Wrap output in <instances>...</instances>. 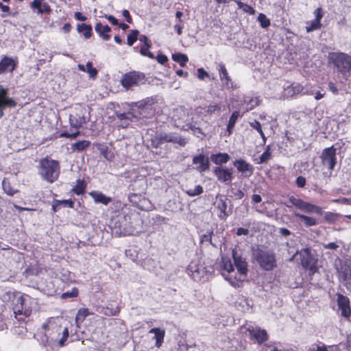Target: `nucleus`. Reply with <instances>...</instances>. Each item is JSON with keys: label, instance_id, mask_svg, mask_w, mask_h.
<instances>
[{"label": "nucleus", "instance_id": "19", "mask_svg": "<svg viewBox=\"0 0 351 351\" xmlns=\"http://www.w3.org/2000/svg\"><path fill=\"white\" fill-rule=\"evenodd\" d=\"M117 117L121 121L120 126L126 128L129 125L130 121H138L140 116L128 111V112L119 113L116 112Z\"/></svg>", "mask_w": 351, "mask_h": 351}, {"label": "nucleus", "instance_id": "18", "mask_svg": "<svg viewBox=\"0 0 351 351\" xmlns=\"http://www.w3.org/2000/svg\"><path fill=\"white\" fill-rule=\"evenodd\" d=\"M234 165L238 171L242 173L245 178L250 177L254 171L253 167L243 160H237L234 162Z\"/></svg>", "mask_w": 351, "mask_h": 351}, {"label": "nucleus", "instance_id": "6", "mask_svg": "<svg viewBox=\"0 0 351 351\" xmlns=\"http://www.w3.org/2000/svg\"><path fill=\"white\" fill-rule=\"evenodd\" d=\"M289 202L301 211L307 213H315L317 215H322V208L315 204L304 201L300 198H296L293 196L289 198Z\"/></svg>", "mask_w": 351, "mask_h": 351}, {"label": "nucleus", "instance_id": "45", "mask_svg": "<svg viewBox=\"0 0 351 351\" xmlns=\"http://www.w3.org/2000/svg\"><path fill=\"white\" fill-rule=\"evenodd\" d=\"M321 22L316 21L314 20L313 21H311L310 23H307L306 29L307 32H311L315 29H319V28H321Z\"/></svg>", "mask_w": 351, "mask_h": 351}, {"label": "nucleus", "instance_id": "12", "mask_svg": "<svg viewBox=\"0 0 351 351\" xmlns=\"http://www.w3.org/2000/svg\"><path fill=\"white\" fill-rule=\"evenodd\" d=\"M350 299L342 294H337V305L341 311V316L349 318L351 315Z\"/></svg>", "mask_w": 351, "mask_h": 351}, {"label": "nucleus", "instance_id": "59", "mask_svg": "<svg viewBox=\"0 0 351 351\" xmlns=\"http://www.w3.org/2000/svg\"><path fill=\"white\" fill-rule=\"evenodd\" d=\"M250 125L252 128H254L256 130H257L258 132H261V130H262L261 123L258 121H256V120H254V121L250 122Z\"/></svg>", "mask_w": 351, "mask_h": 351}, {"label": "nucleus", "instance_id": "7", "mask_svg": "<svg viewBox=\"0 0 351 351\" xmlns=\"http://www.w3.org/2000/svg\"><path fill=\"white\" fill-rule=\"evenodd\" d=\"M69 123L71 128L75 129V131L71 132H62L61 133L60 136L75 138L77 136V135L80 133L78 129L85 123V118L84 116L82 115L70 114Z\"/></svg>", "mask_w": 351, "mask_h": 351}, {"label": "nucleus", "instance_id": "38", "mask_svg": "<svg viewBox=\"0 0 351 351\" xmlns=\"http://www.w3.org/2000/svg\"><path fill=\"white\" fill-rule=\"evenodd\" d=\"M230 159L229 155H211L210 160L216 165L226 163Z\"/></svg>", "mask_w": 351, "mask_h": 351}, {"label": "nucleus", "instance_id": "4", "mask_svg": "<svg viewBox=\"0 0 351 351\" xmlns=\"http://www.w3.org/2000/svg\"><path fill=\"white\" fill-rule=\"evenodd\" d=\"M328 60L333 64L337 71L343 74L351 71V56L343 52H331Z\"/></svg>", "mask_w": 351, "mask_h": 351}, {"label": "nucleus", "instance_id": "37", "mask_svg": "<svg viewBox=\"0 0 351 351\" xmlns=\"http://www.w3.org/2000/svg\"><path fill=\"white\" fill-rule=\"evenodd\" d=\"M172 59L173 61L179 63V64L182 67L185 66L186 62L189 60V58L186 55L180 53L173 54Z\"/></svg>", "mask_w": 351, "mask_h": 351}, {"label": "nucleus", "instance_id": "39", "mask_svg": "<svg viewBox=\"0 0 351 351\" xmlns=\"http://www.w3.org/2000/svg\"><path fill=\"white\" fill-rule=\"evenodd\" d=\"M234 2L237 4L239 8L241 9L244 12L250 14H254L255 13V10L251 5L238 0H234Z\"/></svg>", "mask_w": 351, "mask_h": 351}, {"label": "nucleus", "instance_id": "20", "mask_svg": "<svg viewBox=\"0 0 351 351\" xmlns=\"http://www.w3.org/2000/svg\"><path fill=\"white\" fill-rule=\"evenodd\" d=\"M159 144H162L163 143L169 142L175 144H178L180 146H184L186 143V141L185 138H182L181 136L176 134H164L160 135L159 137Z\"/></svg>", "mask_w": 351, "mask_h": 351}, {"label": "nucleus", "instance_id": "14", "mask_svg": "<svg viewBox=\"0 0 351 351\" xmlns=\"http://www.w3.org/2000/svg\"><path fill=\"white\" fill-rule=\"evenodd\" d=\"M250 339L254 340L257 343L261 344L268 340L269 336L265 329L260 328H247Z\"/></svg>", "mask_w": 351, "mask_h": 351}, {"label": "nucleus", "instance_id": "36", "mask_svg": "<svg viewBox=\"0 0 351 351\" xmlns=\"http://www.w3.org/2000/svg\"><path fill=\"white\" fill-rule=\"evenodd\" d=\"M77 30L80 33H83L86 38H89L92 35V27L90 25L84 23L78 25Z\"/></svg>", "mask_w": 351, "mask_h": 351}, {"label": "nucleus", "instance_id": "64", "mask_svg": "<svg viewBox=\"0 0 351 351\" xmlns=\"http://www.w3.org/2000/svg\"><path fill=\"white\" fill-rule=\"evenodd\" d=\"M313 351H329L327 347L323 344L322 346L316 345L315 348H313Z\"/></svg>", "mask_w": 351, "mask_h": 351}, {"label": "nucleus", "instance_id": "35", "mask_svg": "<svg viewBox=\"0 0 351 351\" xmlns=\"http://www.w3.org/2000/svg\"><path fill=\"white\" fill-rule=\"evenodd\" d=\"M341 279L346 289L351 291V269H346L341 274Z\"/></svg>", "mask_w": 351, "mask_h": 351}, {"label": "nucleus", "instance_id": "62", "mask_svg": "<svg viewBox=\"0 0 351 351\" xmlns=\"http://www.w3.org/2000/svg\"><path fill=\"white\" fill-rule=\"evenodd\" d=\"M122 14L123 16L125 17L126 21L128 23H132V19L130 14V12L128 10H123V12H122Z\"/></svg>", "mask_w": 351, "mask_h": 351}, {"label": "nucleus", "instance_id": "10", "mask_svg": "<svg viewBox=\"0 0 351 351\" xmlns=\"http://www.w3.org/2000/svg\"><path fill=\"white\" fill-rule=\"evenodd\" d=\"M45 335L52 339L58 337L61 332V325L58 324L53 317L49 318L47 322L43 325Z\"/></svg>", "mask_w": 351, "mask_h": 351}, {"label": "nucleus", "instance_id": "32", "mask_svg": "<svg viewBox=\"0 0 351 351\" xmlns=\"http://www.w3.org/2000/svg\"><path fill=\"white\" fill-rule=\"evenodd\" d=\"M154 99L152 97H147L141 101H138V107L141 109L140 116L145 117L144 112L147 110H151V106L154 104Z\"/></svg>", "mask_w": 351, "mask_h": 351}, {"label": "nucleus", "instance_id": "15", "mask_svg": "<svg viewBox=\"0 0 351 351\" xmlns=\"http://www.w3.org/2000/svg\"><path fill=\"white\" fill-rule=\"evenodd\" d=\"M304 89V87H303L301 84L298 83H293L284 87L282 97L284 99H288L299 94L301 95Z\"/></svg>", "mask_w": 351, "mask_h": 351}, {"label": "nucleus", "instance_id": "63", "mask_svg": "<svg viewBox=\"0 0 351 351\" xmlns=\"http://www.w3.org/2000/svg\"><path fill=\"white\" fill-rule=\"evenodd\" d=\"M104 17L109 21L112 24H113L114 25H118V21L117 19L114 17L112 15H107L106 14L104 16Z\"/></svg>", "mask_w": 351, "mask_h": 351}, {"label": "nucleus", "instance_id": "60", "mask_svg": "<svg viewBox=\"0 0 351 351\" xmlns=\"http://www.w3.org/2000/svg\"><path fill=\"white\" fill-rule=\"evenodd\" d=\"M58 202H59L58 199H54L53 201V204H52V206H51V210H52L53 213H55L57 211H58L60 210V208L61 204L58 203Z\"/></svg>", "mask_w": 351, "mask_h": 351}, {"label": "nucleus", "instance_id": "8", "mask_svg": "<svg viewBox=\"0 0 351 351\" xmlns=\"http://www.w3.org/2000/svg\"><path fill=\"white\" fill-rule=\"evenodd\" d=\"M217 210V216L221 220H226L231 214L232 210H228V199L222 195H217L213 204Z\"/></svg>", "mask_w": 351, "mask_h": 351}, {"label": "nucleus", "instance_id": "1", "mask_svg": "<svg viewBox=\"0 0 351 351\" xmlns=\"http://www.w3.org/2000/svg\"><path fill=\"white\" fill-rule=\"evenodd\" d=\"M34 299L27 294L23 293L16 298L12 310L18 320H23L31 315Z\"/></svg>", "mask_w": 351, "mask_h": 351}, {"label": "nucleus", "instance_id": "23", "mask_svg": "<svg viewBox=\"0 0 351 351\" xmlns=\"http://www.w3.org/2000/svg\"><path fill=\"white\" fill-rule=\"evenodd\" d=\"M16 67V63L11 58L4 56L0 61V75L5 72L12 73Z\"/></svg>", "mask_w": 351, "mask_h": 351}, {"label": "nucleus", "instance_id": "26", "mask_svg": "<svg viewBox=\"0 0 351 351\" xmlns=\"http://www.w3.org/2000/svg\"><path fill=\"white\" fill-rule=\"evenodd\" d=\"M149 332L154 334L155 346L160 348L164 342L165 330L160 328H153L149 330Z\"/></svg>", "mask_w": 351, "mask_h": 351}, {"label": "nucleus", "instance_id": "41", "mask_svg": "<svg viewBox=\"0 0 351 351\" xmlns=\"http://www.w3.org/2000/svg\"><path fill=\"white\" fill-rule=\"evenodd\" d=\"M239 116L240 114L238 111H234L231 114L228 123V130L229 132H230V130L234 128L235 123Z\"/></svg>", "mask_w": 351, "mask_h": 351}, {"label": "nucleus", "instance_id": "53", "mask_svg": "<svg viewBox=\"0 0 351 351\" xmlns=\"http://www.w3.org/2000/svg\"><path fill=\"white\" fill-rule=\"evenodd\" d=\"M338 147H339L338 145L336 144L335 145H332L330 148L324 149L322 154H341V150H339L338 153H337Z\"/></svg>", "mask_w": 351, "mask_h": 351}, {"label": "nucleus", "instance_id": "55", "mask_svg": "<svg viewBox=\"0 0 351 351\" xmlns=\"http://www.w3.org/2000/svg\"><path fill=\"white\" fill-rule=\"evenodd\" d=\"M212 234L213 232L203 234L201 237V242H208L209 243H212Z\"/></svg>", "mask_w": 351, "mask_h": 351}, {"label": "nucleus", "instance_id": "16", "mask_svg": "<svg viewBox=\"0 0 351 351\" xmlns=\"http://www.w3.org/2000/svg\"><path fill=\"white\" fill-rule=\"evenodd\" d=\"M8 89L0 85V108H14L16 106L15 100L8 97Z\"/></svg>", "mask_w": 351, "mask_h": 351}, {"label": "nucleus", "instance_id": "25", "mask_svg": "<svg viewBox=\"0 0 351 351\" xmlns=\"http://www.w3.org/2000/svg\"><path fill=\"white\" fill-rule=\"evenodd\" d=\"M90 196L97 204H102L107 206L112 202V198L105 195L103 193L97 191H93L89 193Z\"/></svg>", "mask_w": 351, "mask_h": 351}, {"label": "nucleus", "instance_id": "27", "mask_svg": "<svg viewBox=\"0 0 351 351\" xmlns=\"http://www.w3.org/2000/svg\"><path fill=\"white\" fill-rule=\"evenodd\" d=\"M261 100L258 97L253 95H245L243 103L245 106L246 111L252 110L260 104Z\"/></svg>", "mask_w": 351, "mask_h": 351}, {"label": "nucleus", "instance_id": "40", "mask_svg": "<svg viewBox=\"0 0 351 351\" xmlns=\"http://www.w3.org/2000/svg\"><path fill=\"white\" fill-rule=\"evenodd\" d=\"M79 295V289L77 287H73L71 291H66L62 293L61 298L66 300L70 298H77Z\"/></svg>", "mask_w": 351, "mask_h": 351}, {"label": "nucleus", "instance_id": "17", "mask_svg": "<svg viewBox=\"0 0 351 351\" xmlns=\"http://www.w3.org/2000/svg\"><path fill=\"white\" fill-rule=\"evenodd\" d=\"M129 200L132 204L135 205L141 210L148 208L147 204L149 203V200L141 194L135 193H130L129 195Z\"/></svg>", "mask_w": 351, "mask_h": 351}, {"label": "nucleus", "instance_id": "51", "mask_svg": "<svg viewBox=\"0 0 351 351\" xmlns=\"http://www.w3.org/2000/svg\"><path fill=\"white\" fill-rule=\"evenodd\" d=\"M226 279L229 281L230 284L234 287H240L242 285V280L237 279L235 277H232L231 275L226 277Z\"/></svg>", "mask_w": 351, "mask_h": 351}, {"label": "nucleus", "instance_id": "28", "mask_svg": "<svg viewBox=\"0 0 351 351\" xmlns=\"http://www.w3.org/2000/svg\"><path fill=\"white\" fill-rule=\"evenodd\" d=\"M95 32L104 40H108L110 38L109 32L111 28L108 25H103L101 23H97L95 27Z\"/></svg>", "mask_w": 351, "mask_h": 351}, {"label": "nucleus", "instance_id": "9", "mask_svg": "<svg viewBox=\"0 0 351 351\" xmlns=\"http://www.w3.org/2000/svg\"><path fill=\"white\" fill-rule=\"evenodd\" d=\"M213 173L219 182L230 184L233 179V169L224 168L222 166L214 169Z\"/></svg>", "mask_w": 351, "mask_h": 351}, {"label": "nucleus", "instance_id": "61", "mask_svg": "<svg viewBox=\"0 0 351 351\" xmlns=\"http://www.w3.org/2000/svg\"><path fill=\"white\" fill-rule=\"evenodd\" d=\"M221 106L219 104L210 105L208 108V112H220Z\"/></svg>", "mask_w": 351, "mask_h": 351}, {"label": "nucleus", "instance_id": "57", "mask_svg": "<svg viewBox=\"0 0 351 351\" xmlns=\"http://www.w3.org/2000/svg\"><path fill=\"white\" fill-rule=\"evenodd\" d=\"M296 184L298 187L302 188L306 185V179L303 176H298L296 178Z\"/></svg>", "mask_w": 351, "mask_h": 351}, {"label": "nucleus", "instance_id": "42", "mask_svg": "<svg viewBox=\"0 0 351 351\" xmlns=\"http://www.w3.org/2000/svg\"><path fill=\"white\" fill-rule=\"evenodd\" d=\"M258 21L260 23V25L263 28H267L270 25V21L267 18L266 15L260 13L257 18Z\"/></svg>", "mask_w": 351, "mask_h": 351}, {"label": "nucleus", "instance_id": "29", "mask_svg": "<svg viewBox=\"0 0 351 351\" xmlns=\"http://www.w3.org/2000/svg\"><path fill=\"white\" fill-rule=\"evenodd\" d=\"M336 155H322V161L323 165L329 171L333 170L336 162Z\"/></svg>", "mask_w": 351, "mask_h": 351}, {"label": "nucleus", "instance_id": "54", "mask_svg": "<svg viewBox=\"0 0 351 351\" xmlns=\"http://www.w3.org/2000/svg\"><path fill=\"white\" fill-rule=\"evenodd\" d=\"M58 202L60 203L63 206H67L70 208H73L74 207V202L71 199L59 200Z\"/></svg>", "mask_w": 351, "mask_h": 351}, {"label": "nucleus", "instance_id": "21", "mask_svg": "<svg viewBox=\"0 0 351 351\" xmlns=\"http://www.w3.org/2000/svg\"><path fill=\"white\" fill-rule=\"evenodd\" d=\"M193 163L196 165V169L203 172L209 168V159L206 155H197L193 158Z\"/></svg>", "mask_w": 351, "mask_h": 351}, {"label": "nucleus", "instance_id": "48", "mask_svg": "<svg viewBox=\"0 0 351 351\" xmlns=\"http://www.w3.org/2000/svg\"><path fill=\"white\" fill-rule=\"evenodd\" d=\"M3 189L6 194L10 196H13L16 194L19 191L14 189L10 184V183L6 184L5 181H3Z\"/></svg>", "mask_w": 351, "mask_h": 351}, {"label": "nucleus", "instance_id": "24", "mask_svg": "<svg viewBox=\"0 0 351 351\" xmlns=\"http://www.w3.org/2000/svg\"><path fill=\"white\" fill-rule=\"evenodd\" d=\"M31 7L37 9V13L39 14H49L51 12V7L47 3L44 2V0H34Z\"/></svg>", "mask_w": 351, "mask_h": 351}, {"label": "nucleus", "instance_id": "30", "mask_svg": "<svg viewBox=\"0 0 351 351\" xmlns=\"http://www.w3.org/2000/svg\"><path fill=\"white\" fill-rule=\"evenodd\" d=\"M120 307L117 306L115 308H109L108 306H98L97 311L100 314L106 316H115L120 313Z\"/></svg>", "mask_w": 351, "mask_h": 351}, {"label": "nucleus", "instance_id": "2", "mask_svg": "<svg viewBox=\"0 0 351 351\" xmlns=\"http://www.w3.org/2000/svg\"><path fill=\"white\" fill-rule=\"evenodd\" d=\"M60 168L58 161L50 159L48 156L40 161V174L49 183L58 179Z\"/></svg>", "mask_w": 351, "mask_h": 351}, {"label": "nucleus", "instance_id": "43", "mask_svg": "<svg viewBox=\"0 0 351 351\" xmlns=\"http://www.w3.org/2000/svg\"><path fill=\"white\" fill-rule=\"evenodd\" d=\"M204 192L203 187L201 185H197L194 189H188L185 191L186 194L190 197H194L202 194Z\"/></svg>", "mask_w": 351, "mask_h": 351}, {"label": "nucleus", "instance_id": "5", "mask_svg": "<svg viewBox=\"0 0 351 351\" xmlns=\"http://www.w3.org/2000/svg\"><path fill=\"white\" fill-rule=\"evenodd\" d=\"M256 260L260 267L265 271H272L277 267L276 255L271 251H258Z\"/></svg>", "mask_w": 351, "mask_h": 351}, {"label": "nucleus", "instance_id": "13", "mask_svg": "<svg viewBox=\"0 0 351 351\" xmlns=\"http://www.w3.org/2000/svg\"><path fill=\"white\" fill-rule=\"evenodd\" d=\"M217 70L221 81L227 88L234 89L237 88L236 84L232 82L223 63L221 62L218 64Z\"/></svg>", "mask_w": 351, "mask_h": 351}, {"label": "nucleus", "instance_id": "56", "mask_svg": "<svg viewBox=\"0 0 351 351\" xmlns=\"http://www.w3.org/2000/svg\"><path fill=\"white\" fill-rule=\"evenodd\" d=\"M208 73L204 71V69L199 68L197 69V77L199 80H204L205 77H208Z\"/></svg>", "mask_w": 351, "mask_h": 351}, {"label": "nucleus", "instance_id": "22", "mask_svg": "<svg viewBox=\"0 0 351 351\" xmlns=\"http://www.w3.org/2000/svg\"><path fill=\"white\" fill-rule=\"evenodd\" d=\"M233 259L234 265L239 273L244 276H247L248 269L247 262L241 256H237L236 252H233Z\"/></svg>", "mask_w": 351, "mask_h": 351}, {"label": "nucleus", "instance_id": "50", "mask_svg": "<svg viewBox=\"0 0 351 351\" xmlns=\"http://www.w3.org/2000/svg\"><path fill=\"white\" fill-rule=\"evenodd\" d=\"M62 333V337L60 338V339L58 341V345L60 347H63L64 346H65V343L67 341V339H68V337L69 336V332L68 328L65 327L63 329Z\"/></svg>", "mask_w": 351, "mask_h": 351}, {"label": "nucleus", "instance_id": "34", "mask_svg": "<svg viewBox=\"0 0 351 351\" xmlns=\"http://www.w3.org/2000/svg\"><path fill=\"white\" fill-rule=\"evenodd\" d=\"M90 314L89 312L88 308H80L76 314L75 321L77 325H79L80 324H82L87 316H88Z\"/></svg>", "mask_w": 351, "mask_h": 351}, {"label": "nucleus", "instance_id": "58", "mask_svg": "<svg viewBox=\"0 0 351 351\" xmlns=\"http://www.w3.org/2000/svg\"><path fill=\"white\" fill-rule=\"evenodd\" d=\"M314 14L315 15V21H319L320 22L321 21V19H322L323 17V14H322V10L321 8H317L315 12H314Z\"/></svg>", "mask_w": 351, "mask_h": 351}, {"label": "nucleus", "instance_id": "52", "mask_svg": "<svg viewBox=\"0 0 351 351\" xmlns=\"http://www.w3.org/2000/svg\"><path fill=\"white\" fill-rule=\"evenodd\" d=\"M222 263H223V266H222L223 269L227 271L228 274L230 275L231 272H232L234 271V267H233V265H232L231 261L229 259L228 260L223 259Z\"/></svg>", "mask_w": 351, "mask_h": 351}, {"label": "nucleus", "instance_id": "31", "mask_svg": "<svg viewBox=\"0 0 351 351\" xmlns=\"http://www.w3.org/2000/svg\"><path fill=\"white\" fill-rule=\"evenodd\" d=\"M293 215L295 217L302 221L306 226H313L317 224V221L314 217L302 215L297 212H293Z\"/></svg>", "mask_w": 351, "mask_h": 351}, {"label": "nucleus", "instance_id": "3", "mask_svg": "<svg viewBox=\"0 0 351 351\" xmlns=\"http://www.w3.org/2000/svg\"><path fill=\"white\" fill-rule=\"evenodd\" d=\"M300 263L303 269L308 271L311 278L319 272L318 258L315 257L309 248H304L300 251Z\"/></svg>", "mask_w": 351, "mask_h": 351}, {"label": "nucleus", "instance_id": "47", "mask_svg": "<svg viewBox=\"0 0 351 351\" xmlns=\"http://www.w3.org/2000/svg\"><path fill=\"white\" fill-rule=\"evenodd\" d=\"M150 47H151L150 44L145 45L142 46L141 48V50H140V53L143 56H148L150 58L154 59V54L152 52H150L149 50Z\"/></svg>", "mask_w": 351, "mask_h": 351}, {"label": "nucleus", "instance_id": "44", "mask_svg": "<svg viewBox=\"0 0 351 351\" xmlns=\"http://www.w3.org/2000/svg\"><path fill=\"white\" fill-rule=\"evenodd\" d=\"M139 32L138 30H132L130 34L128 35L127 43L129 46H132L134 43L138 39Z\"/></svg>", "mask_w": 351, "mask_h": 351}, {"label": "nucleus", "instance_id": "33", "mask_svg": "<svg viewBox=\"0 0 351 351\" xmlns=\"http://www.w3.org/2000/svg\"><path fill=\"white\" fill-rule=\"evenodd\" d=\"M87 183L84 179H78L76 180V184L73 186L71 191L76 195H80L84 194Z\"/></svg>", "mask_w": 351, "mask_h": 351}, {"label": "nucleus", "instance_id": "49", "mask_svg": "<svg viewBox=\"0 0 351 351\" xmlns=\"http://www.w3.org/2000/svg\"><path fill=\"white\" fill-rule=\"evenodd\" d=\"M86 73H88L89 76L92 78H95L97 75V70L93 67V64L90 62L86 63Z\"/></svg>", "mask_w": 351, "mask_h": 351}, {"label": "nucleus", "instance_id": "46", "mask_svg": "<svg viewBox=\"0 0 351 351\" xmlns=\"http://www.w3.org/2000/svg\"><path fill=\"white\" fill-rule=\"evenodd\" d=\"M89 145L90 142L87 141H79L73 144L75 150L77 152L83 151L86 147H88Z\"/></svg>", "mask_w": 351, "mask_h": 351}, {"label": "nucleus", "instance_id": "11", "mask_svg": "<svg viewBox=\"0 0 351 351\" xmlns=\"http://www.w3.org/2000/svg\"><path fill=\"white\" fill-rule=\"evenodd\" d=\"M143 76L141 73L137 72H130L125 74L121 80V84L123 87L128 89L132 86L137 85L142 80Z\"/></svg>", "mask_w": 351, "mask_h": 351}]
</instances>
